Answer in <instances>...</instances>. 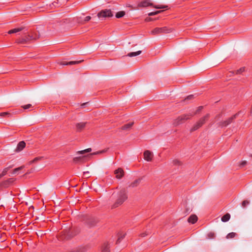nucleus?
Returning a JSON list of instances; mask_svg holds the SVG:
<instances>
[{
  "label": "nucleus",
  "instance_id": "obj_1",
  "mask_svg": "<svg viewBox=\"0 0 252 252\" xmlns=\"http://www.w3.org/2000/svg\"><path fill=\"white\" fill-rule=\"evenodd\" d=\"M126 191V189H123L120 190L117 194V199L115 203L112 205L113 208L118 207L123 203L127 199Z\"/></svg>",
  "mask_w": 252,
  "mask_h": 252
},
{
  "label": "nucleus",
  "instance_id": "obj_2",
  "mask_svg": "<svg viewBox=\"0 0 252 252\" xmlns=\"http://www.w3.org/2000/svg\"><path fill=\"white\" fill-rule=\"evenodd\" d=\"M39 34L37 32H31L29 33H25L24 36H23L19 41L21 43H25L28 42H30L34 40L39 38Z\"/></svg>",
  "mask_w": 252,
  "mask_h": 252
},
{
  "label": "nucleus",
  "instance_id": "obj_3",
  "mask_svg": "<svg viewBox=\"0 0 252 252\" xmlns=\"http://www.w3.org/2000/svg\"><path fill=\"white\" fill-rule=\"evenodd\" d=\"M171 32V29L168 28L166 27H163L155 28L151 32V33L153 35H156L159 33H169Z\"/></svg>",
  "mask_w": 252,
  "mask_h": 252
},
{
  "label": "nucleus",
  "instance_id": "obj_4",
  "mask_svg": "<svg viewBox=\"0 0 252 252\" xmlns=\"http://www.w3.org/2000/svg\"><path fill=\"white\" fill-rule=\"evenodd\" d=\"M139 6L141 7H148L149 6H154L155 8L157 9H162V8H165L167 6H162V5H154L153 3L150 2L149 0H143L141 1L139 4Z\"/></svg>",
  "mask_w": 252,
  "mask_h": 252
},
{
  "label": "nucleus",
  "instance_id": "obj_5",
  "mask_svg": "<svg viewBox=\"0 0 252 252\" xmlns=\"http://www.w3.org/2000/svg\"><path fill=\"white\" fill-rule=\"evenodd\" d=\"M209 114H207L205 117L202 118L200 120L191 128V131H193L197 130L201 127L205 122L206 120L209 118Z\"/></svg>",
  "mask_w": 252,
  "mask_h": 252
},
{
  "label": "nucleus",
  "instance_id": "obj_6",
  "mask_svg": "<svg viewBox=\"0 0 252 252\" xmlns=\"http://www.w3.org/2000/svg\"><path fill=\"white\" fill-rule=\"evenodd\" d=\"M113 15L112 11L110 9H105L101 10L97 14V16L99 18L111 17Z\"/></svg>",
  "mask_w": 252,
  "mask_h": 252
},
{
  "label": "nucleus",
  "instance_id": "obj_7",
  "mask_svg": "<svg viewBox=\"0 0 252 252\" xmlns=\"http://www.w3.org/2000/svg\"><path fill=\"white\" fill-rule=\"evenodd\" d=\"M189 117L190 115H184L181 116L174 121L173 124L175 126H178L183 123L185 120L189 119Z\"/></svg>",
  "mask_w": 252,
  "mask_h": 252
},
{
  "label": "nucleus",
  "instance_id": "obj_8",
  "mask_svg": "<svg viewBox=\"0 0 252 252\" xmlns=\"http://www.w3.org/2000/svg\"><path fill=\"white\" fill-rule=\"evenodd\" d=\"M144 156L145 160L147 161H150L152 160L153 157V153L149 150H146L144 153Z\"/></svg>",
  "mask_w": 252,
  "mask_h": 252
},
{
  "label": "nucleus",
  "instance_id": "obj_9",
  "mask_svg": "<svg viewBox=\"0 0 252 252\" xmlns=\"http://www.w3.org/2000/svg\"><path fill=\"white\" fill-rule=\"evenodd\" d=\"M114 174L117 179H120L124 176V172L122 168H119L114 171Z\"/></svg>",
  "mask_w": 252,
  "mask_h": 252
},
{
  "label": "nucleus",
  "instance_id": "obj_10",
  "mask_svg": "<svg viewBox=\"0 0 252 252\" xmlns=\"http://www.w3.org/2000/svg\"><path fill=\"white\" fill-rule=\"evenodd\" d=\"M26 146V143L24 141H21L20 142L16 147V149H15V152H19L21 151Z\"/></svg>",
  "mask_w": 252,
  "mask_h": 252
},
{
  "label": "nucleus",
  "instance_id": "obj_11",
  "mask_svg": "<svg viewBox=\"0 0 252 252\" xmlns=\"http://www.w3.org/2000/svg\"><path fill=\"white\" fill-rule=\"evenodd\" d=\"M86 123L81 122L76 124V129L77 131H81L86 126Z\"/></svg>",
  "mask_w": 252,
  "mask_h": 252
},
{
  "label": "nucleus",
  "instance_id": "obj_12",
  "mask_svg": "<svg viewBox=\"0 0 252 252\" xmlns=\"http://www.w3.org/2000/svg\"><path fill=\"white\" fill-rule=\"evenodd\" d=\"M238 115H239V114H236L234 115L233 116H232V117L228 119L226 121H224L222 123V126H226L227 125H228L230 123H231L232 122V120L234 119H235Z\"/></svg>",
  "mask_w": 252,
  "mask_h": 252
},
{
  "label": "nucleus",
  "instance_id": "obj_13",
  "mask_svg": "<svg viewBox=\"0 0 252 252\" xmlns=\"http://www.w3.org/2000/svg\"><path fill=\"white\" fill-rule=\"evenodd\" d=\"M82 61H70V62H62L61 63V64L63 65H73L77 63H79L81 62H82Z\"/></svg>",
  "mask_w": 252,
  "mask_h": 252
},
{
  "label": "nucleus",
  "instance_id": "obj_14",
  "mask_svg": "<svg viewBox=\"0 0 252 252\" xmlns=\"http://www.w3.org/2000/svg\"><path fill=\"white\" fill-rule=\"evenodd\" d=\"M197 220V217L196 215H191L188 219V221L192 224H194Z\"/></svg>",
  "mask_w": 252,
  "mask_h": 252
},
{
  "label": "nucleus",
  "instance_id": "obj_15",
  "mask_svg": "<svg viewBox=\"0 0 252 252\" xmlns=\"http://www.w3.org/2000/svg\"><path fill=\"white\" fill-rule=\"evenodd\" d=\"M91 19V17L90 16H86L84 18V19H82V18L80 17L79 19H78V22L84 24L87 22H88L90 21Z\"/></svg>",
  "mask_w": 252,
  "mask_h": 252
},
{
  "label": "nucleus",
  "instance_id": "obj_16",
  "mask_svg": "<svg viewBox=\"0 0 252 252\" xmlns=\"http://www.w3.org/2000/svg\"><path fill=\"white\" fill-rule=\"evenodd\" d=\"M133 122H129L125 125H124L122 127V129L123 130H129L131 127V126H133Z\"/></svg>",
  "mask_w": 252,
  "mask_h": 252
},
{
  "label": "nucleus",
  "instance_id": "obj_17",
  "mask_svg": "<svg viewBox=\"0 0 252 252\" xmlns=\"http://www.w3.org/2000/svg\"><path fill=\"white\" fill-rule=\"evenodd\" d=\"M230 218V215L229 214H226L221 217V221L223 222H226L229 220Z\"/></svg>",
  "mask_w": 252,
  "mask_h": 252
},
{
  "label": "nucleus",
  "instance_id": "obj_18",
  "mask_svg": "<svg viewBox=\"0 0 252 252\" xmlns=\"http://www.w3.org/2000/svg\"><path fill=\"white\" fill-rule=\"evenodd\" d=\"M23 30V28H22V27L15 28V29H14L9 31L8 33L9 34L14 33H16V32H19L20 31H21Z\"/></svg>",
  "mask_w": 252,
  "mask_h": 252
},
{
  "label": "nucleus",
  "instance_id": "obj_19",
  "mask_svg": "<svg viewBox=\"0 0 252 252\" xmlns=\"http://www.w3.org/2000/svg\"><path fill=\"white\" fill-rule=\"evenodd\" d=\"M109 247L108 244H104L102 247L101 252H109Z\"/></svg>",
  "mask_w": 252,
  "mask_h": 252
},
{
  "label": "nucleus",
  "instance_id": "obj_20",
  "mask_svg": "<svg viewBox=\"0 0 252 252\" xmlns=\"http://www.w3.org/2000/svg\"><path fill=\"white\" fill-rule=\"evenodd\" d=\"M141 53V51L137 52H130L127 54V56L130 57H134L140 55Z\"/></svg>",
  "mask_w": 252,
  "mask_h": 252
},
{
  "label": "nucleus",
  "instance_id": "obj_21",
  "mask_svg": "<svg viewBox=\"0 0 252 252\" xmlns=\"http://www.w3.org/2000/svg\"><path fill=\"white\" fill-rule=\"evenodd\" d=\"M140 181L141 180L140 179L135 180L133 182L131 183L129 187L132 188L136 187L139 184Z\"/></svg>",
  "mask_w": 252,
  "mask_h": 252
},
{
  "label": "nucleus",
  "instance_id": "obj_22",
  "mask_svg": "<svg viewBox=\"0 0 252 252\" xmlns=\"http://www.w3.org/2000/svg\"><path fill=\"white\" fill-rule=\"evenodd\" d=\"M125 15V12L124 11L118 12L116 14V17L117 18L123 17Z\"/></svg>",
  "mask_w": 252,
  "mask_h": 252
},
{
  "label": "nucleus",
  "instance_id": "obj_23",
  "mask_svg": "<svg viewBox=\"0 0 252 252\" xmlns=\"http://www.w3.org/2000/svg\"><path fill=\"white\" fill-rule=\"evenodd\" d=\"M92 151V149L91 148H88L84 150L80 151L77 152V154H84L86 153L90 152Z\"/></svg>",
  "mask_w": 252,
  "mask_h": 252
},
{
  "label": "nucleus",
  "instance_id": "obj_24",
  "mask_svg": "<svg viewBox=\"0 0 252 252\" xmlns=\"http://www.w3.org/2000/svg\"><path fill=\"white\" fill-rule=\"evenodd\" d=\"M236 233H235V232H231V233H228L227 236H226V238L227 239H230V238H234L236 235Z\"/></svg>",
  "mask_w": 252,
  "mask_h": 252
},
{
  "label": "nucleus",
  "instance_id": "obj_25",
  "mask_svg": "<svg viewBox=\"0 0 252 252\" xmlns=\"http://www.w3.org/2000/svg\"><path fill=\"white\" fill-rule=\"evenodd\" d=\"M125 234H119L118 238L117 241V243H120L121 242V240H122L125 237Z\"/></svg>",
  "mask_w": 252,
  "mask_h": 252
},
{
  "label": "nucleus",
  "instance_id": "obj_26",
  "mask_svg": "<svg viewBox=\"0 0 252 252\" xmlns=\"http://www.w3.org/2000/svg\"><path fill=\"white\" fill-rule=\"evenodd\" d=\"M23 167H24L23 166H21V167H19L18 168H16L14 169L13 170V171H12V174H17L18 171H19V170H20L22 169H23Z\"/></svg>",
  "mask_w": 252,
  "mask_h": 252
},
{
  "label": "nucleus",
  "instance_id": "obj_27",
  "mask_svg": "<svg viewBox=\"0 0 252 252\" xmlns=\"http://www.w3.org/2000/svg\"><path fill=\"white\" fill-rule=\"evenodd\" d=\"M11 166H9V167H6L5 168L2 172V174L4 176L6 174V173H7V172L8 171V170L10 169V168H11Z\"/></svg>",
  "mask_w": 252,
  "mask_h": 252
},
{
  "label": "nucleus",
  "instance_id": "obj_28",
  "mask_svg": "<svg viewBox=\"0 0 252 252\" xmlns=\"http://www.w3.org/2000/svg\"><path fill=\"white\" fill-rule=\"evenodd\" d=\"M161 11H157L155 12H152L148 14L149 16H154L156 15H157Z\"/></svg>",
  "mask_w": 252,
  "mask_h": 252
},
{
  "label": "nucleus",
  "instance_id": "obj_29",
  "mask_svg": "<svg viewBox=\"0 0 252 252\" xmlns=\"http://www.w3.org/2000/svg\"><path fill=\"white\" fill-rule=\"evenodd\" d=\"M250 202L248 200H244L243 201L242 203V206L243 208H245L246 205H248L249 204Z\"/></svg>",
  "mask_w": 252,
  "mask_h": 252
},
{
  "label": "nucleus",
  "instance_id": "obj_30",
  "mask_svg": "<svg viewBox=\"0 0 252 252\" xmlns=\"http://www.w3.org/2000/svg\"><path fill=\"white\" fill-rule=\"evenodd\" d=\"M215 237V234L214 233H213V232H210L208 234V238L209 239H213Z\"/></svg>",
  "mask_w": 252,
  "mask_h": 252
},
{
  "label": "nucleus",
  "instance_id": "obj_31",
  "mask_svg": "<svg viewBox=\"0 0 252 252\" xmlns=\"http://www.w3.org/2000/svg\"><path fill=\"white\" fill-rule=\"evenodd\" d=\"M174 165H179L180 164V161L177 159H175L173 161Z\"/></svg>",
  "mask_w": 252,
  "mask_h": 252
},
{
  "label": "nucleus",
  "instance_id": "obj_32",
  "mask_svg": "<svg viewBox=\"0 0 252 252\" xmlns=\"http://www.w3.org/2000/svg\"><path fill=\"white\" fill-rule=\"evenodd\" d=\"M31 107H32V105L30 104H29L25 105L23 106V108L24 109H28L31 108Z\"/></svg>",
  "mask_w": 252,
  "mask_h": 252
},
{
  "label": "nucleus",
  "instance_id": "obj_33",
  "mask_svg": "<svg viewBox=\"0 0 252 252\" xmlns=\"http://www.w3.org/2000/svg\"><path fill=\"white\" fill-rule=\"evenodd\" d=\"M193 96H194V95H193V94L189 95L186 97V98L185 100H188L191 99L193 97Z\"/></svg>",
  "mask_w": 252,
  "mask_h": 252
},
{
  "label": "nucleus",
  "instance_id": "obj_34",
  "mask_svg": "<svg viewBox=\"0 0 252 252\" xmlns=\"http://www.w3.org/2000/svg\"><path fill=\"white\" fill-rule=\"evenodd\" d=\"M247 162L245 160L244 161H243L240 164V166L241 167H243L244 166H245L246 164H247Z\"/></svg>",
  "mask_w": 252,
  "mask_h": 252
},
{
  "label": "nucleus",
  "instance_id": "obj_35",
  "mask_svg": "<svg viewBox=\"0 0 252 252\" xmlns=\"http://www.w3.org/2000/svg\"><path fill=\"white\" fill-rule=\"evenodd\" d=\"M89 174L90 172L89 171H85L83 173L84 176L86 177V178H88L89 177Z\"/></svg>",
  "mask_w": 252,
  "mask_h": 252
},
{
  "label": "nucleus",
  "instance_id": "obj_36",
  "mask_svg": "<svg viewBox=\"0 0 252 252\" xmlns=\"http://www.w3.org/2000/svg\"><path fill=\"white\" fill-rule=\"evenodd\" d=\"M202 108H203L202 106H199V107H198L196 111L195 114H197V113H199V112L201 111Z\"/></svg>",
  "mask_w": 252,
  "mask_h": 252
},
{
  "label": "nucleus",
  "instance_id": "obj_37",
  "mask_svg": "<svg viewBox=\"0 0 252 252\" xmlns=\"http://www.w3.org/2000/svg\"><path fill=\"white\" fill-rule=\"evenodd\" d=\"M8 115H9V114L7 112H3V113H0V116H7Z\"/></svg>",
  "mask_w": 252,
  "mask_h": 252
},
{
  "label": "nucleus",
  "instance_id": "obj_38",
  "mask_svg": "<svg viewBox=\"0 0 252 252\" xmlns=\"http://www.w3.org/2000/svg\"><path fill=\"white\" fill-rule=\"evenodd\" d=\"M245 70V68H241L240 69H239V70H237V73H240L242 72H243Z\"/></svg>",
  "mask_w": 252,
  "mask_h": 252
},
{
  "label": "nucleus",
  "instance_id": "obj_39",
  "mask_svg": "<svg viewBox=\"0 0 252 252\" xmlns=\"http://www.w3.org/2000/svg\"><path fill=\"white\" fill-rule=\"evenodd\" d=\"M87 223L89 224L90 225H94V222L92 221H89V220H88L87 222H86Z\"/></svg>",
  "mask_w": 252,
  "mask_h": 252
},
{
  "label": "nucleus",
  "instance_id": "obj_40",
  "mask_svg": "<svg viewBox=\"0 0 252 252\" xmlns=\"http://www.w3.org/2000/svg\"><path fill=\"white\" fill-rule=\"evenodd\" d=\"M89 104V102H86V103H83L82 104H81V107L82 108H84L85 107V105H87Z\"/></svg>",
  "mask_w": 252,
  "mask_h": 252
},
{
  "label": "nucleus",
  "instance_id": "obj_41",
  "mask_svg": "<svg viewBox=\"0 0 252 252\" xmlns=\"http://www.w3.org/2000/svg\"><path fill=\"white\" fill-rule=\"evenodd\" d=\"M41 158H35L33 160V162H35L38 160H39V159H40Z\"/></svg>",
  "mask_w": 252,
  "mask_h": 252
},
{
  "label": "nucleus",
  "instance_id": "obj_42",
  "mask_svg": "<svg viewBox=\"0 0 252 252\" xmlns=\"http://www.w3.org/2000/svg\"><path fill=\"white\" fill-rule=\"evenodd\" d=\"M79 159V158H75L73 160L74 161H76Z\"/></svg>",
  "mask_w": 252,
  "mask_h": 252
},
{
  "label": "nucleus",
  "instance_id": "obj_43",
  "mask_svg": "<svg viewBox=\"0 0 252 252\" xmlns=\"http://www.w3.org/2000/svg\"><path fill=\"white\" fill-rule=\"evenodd\" d=\"M4 175L2 174V173H1V174H0V179L3 177Z\"/></svg>",
  "mask_w": 252,
  "mask_h": 252
},
{
  "label": "nucleus",
  "instance_id": "obj_44",
  "mask_svg": "<svg viewBox=\"0 0 252 252\" xmlns=\"http://www.w3.org/2000/svg\"><path fill=\"white\" fill-rule=\"evenodd\" d=\"M145 236V235L144 234H141V236L142 237H144Z\"/></svg>",
  "mask_w": 252,
  "mask_h": 252
}]
</instances>
